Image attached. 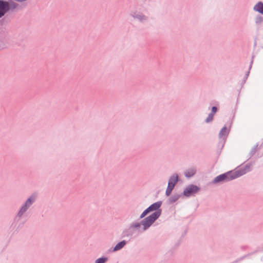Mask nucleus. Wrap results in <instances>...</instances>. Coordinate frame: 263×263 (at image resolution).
<instances>
[{"label": "nucleus", "mask_w": 263, "mask_h": 263, "mask_svg": "<svg viewBox=\"0 0 263 263\" xmlns=\"http://www.w3.org/2000/svg\"><path fill=\"white\" fill-rule=\"evenodd\" d=\"M177 199V198H176L175 199H174L173 201H175Z\"/></svg>", "instance_id": "obj_18"}, {"label": "nucleus", "mask_w": 263, "mask_h": 263, "mask_svg": "<svg viewBox=\"0 0 263 263\" xmlns=\"http://www.w3.org/2000/svg\"><path fill=\"white\" fill-rule=\"evenodd\" d=\"M254 10L263 14V3L261 2L258 3L254 7Z\"/></svg>", "instance_id": "obj_8"}, {"label": "nucleus", "mask_w": 263, "mask_h": 263, "mask_svg": "<svg viewBox=\"0 0 263 263\" xmlns=\"http://www.w3.org/2000/svg\"><path fill=\"white\" fill-rule=\"evenodd\" d=\"M161 202H157L152 204L141 214L140 218H142L145 217L150 212L157 210L161 206Z\"/></svg>", "instance_id": "obj_4"}, {"label": "nucleus", "mask_w": 263, "mask_h": 263, "mask_svg": "<svg viewBox=\"0 0 263 263\" xmlns=\"http://www.w3.org/2000/svg\"><path fill=\"white\" fill-rule=\"evenodd\" d=\"M106 260V258H100L96 260V263H105Z\"/></svg>", "instance_id": "obj_14"}, {"label": "nucleus", "mask_w": 263, "mask_h": 263, "mask_svg": "<svg viewBox=\"0 0 263 263\" xmlns=\"http://www.w3.org/2000/svg\"><path fill=\"white\" fill-rule=\"evenodd\" d=\"M228 134V130L226 127H223L219 133V137H224Z\"/></svg>", "instance_id": "obj_11"}, {"label": "nucleus", "mask_w": 263, "mask_h": 263, "mask_svg": "<svg viewBox=\"0 0 263 263\" xmlns=\"http://www.w3.org/2000/svg\"><path fill=\"white\" fill-rule=\"evenodd\" d=\"M126 244L125 241L123 240L119 243H118L114 248V251H118L122 249Z\"/></svg>", "instance_id": "obj_9"}, {"label": "nucleus", "mask_w": 263, "mask_h": 263, "mask_svg": "<svg viewBox=\"0 0 263 263\" xmlns=\"http://www.w3.org/2000/svg\"><path fill=\"white\" fill-rule=\"evenodd\" d=\"M178 180V177L177 175H173L169 179L168 184L175 186Z\"/></svg>", "instance_id": "obj_7"}, {"label": "nucleus", "mask_w": 263, "mask_h": 263, "mask_svg": "<svg viewBox=\"0 0 263 263\" xmlns=\"http://www.w3.org/2000/svg\"><path fill=\"white\" fill-rule=\"evenodd\" d=\"M133 226L134 227L138 228V227H140V223L135 224L133 225Z\"/></svg>", "instance_id": "obj_17"}, {"label": "nucleus", "mask_w": 263, "mask_h": 263, "mask_svg": "<svg viewBox=\"0 0 263 263\" xmlns=\"http://www.w3.org/2000/svg\"><path fill=\"white\" fill-rule=\"evenodd\" d=\"M9 7L8 3L0 1V17L4 15L8 10Z\"/></svg>", "instance_id": "obj_6"}, {"label": "nucleus", "mask_w": 263, "mask_h": 263, "mask_svg": "<svg viewBox=\"0 0 263 263\" xmlns=\"http://www.w3.org/2000/svg\"><path fill=\"white\" fill-rule=\"evenodd\" d=\"M161 214L160 211H157L153 213L149 216L144 219L141 224L144 227V229L146 230L148 228H149L153 223L160 216Z\"/></svg>", "instance_id": "obj_2"}, {"label": "nucleus", "mask_w": 263, "mask_h": 263, "mask_svg": "<svg viewBox=\"0 0 263 263\" xmlns=\"http://www.w3.org/2000/svg\"><path fill=\"white\" fill-rule=\"evenodd\" d=\"M174 186H173V185H170V184H168L167 187L166 189V192H165L166 195L167 196H168L170 195V194H171L172 190H173Z\"/></svg>", "instance_id": "obj_13"}, {"label": "nucleus", "mask_w": 263, "mask_h": 263, "mask_svg": "<svg viewBox=\"0 0 263 263\" xmlns=\"http://www.w3.org/2000/svg\"><path fill=\"white\" fill-rule=\"evenodd\" d=\"M195 172H196V171L195 169L191 168V169L187 170L185 172V175L187 177H191L195 174Z\"/></svg>", "instance_id": "obj_10"}, {"label": "nucleus", "mask_w": 263, "mask_h": 263, "mask_svg": "<svg viewBox=\"0 0 263 263\" xmlns=\"http://www.w3.org/2000/svg\"><path fill=\"white\" fill-rule=\"evenodd\" d=\"M217 111V108L215 106L213 107L212 108V113L211 114H213V115Z\"/></svg>", "instance_id": "obj_16"}, {"label": "nucleus", "mask_w": 263, "mask_h": 263, "mask_svg": "<svg viewBox=\"0 0 263 263\" xmlns=\"http://www.w3.org/2000/svg\"><path fill=\"white\" fill-rule=\"evenodd\" d=\"M242 175V173H240L239 171H236L233 173L229 172L226 174H223L217 176L213 180V183H216L223 181L230 180L237 178Z\"/></svg>", "instance_id": "obj_1"}, {"label": "nucleus", "mask_w": 263, "mask_h": 263, "mask_svg": "<svg viewBox=\"0 0 263 263\" xmlns=\"http://www.w3.org/2000/svg\"><path fill=\"white\" fill-rule=\"evenodd\" d=\"M174 186H173V185H170V184H168L167 187L166 189V192H165L166 195L167 196H168L170 195V194H171L172 190H173Z\"/></svg>", "instance_id": "obj_12"}, {"label": "nucleus", "mask_w": 263, "mask_h": 263, "mask_svg": "<svg viewBox=\"0 0 263 263\" xmlns=\"http://www.w3.org/2000/svg\"><path fill=\"white\" fill-rule=\"evenodd\" d=\"M199 191V188L194 185H190L188 186L183 191V194L186 197L190 196Z\"/></svg>", "instance_id": "obj_3"}, {"label": "nucleus", "mask_w": 263, "mask_h": 263, "mask_svg": "<svg viewBox=\"0 0 263 263\" xmlns=\"http://www.w3.org/2000/svg\"><path fill=\"white\" fill-rule=\"evenodd\" d=\"M213 116L214 115L213 114H210L206 120V122H209L213 120Z\"/></svg>", "instance_id": "obj_15"}, {"label": "nucleus", "mask_w": 263, "mask_h": 263, "mask_svg": "<svg viewBox=\"0 0 263 263\" xmlns=\"http://www.w3.org/2000/svg\"><path fill=\"white\" fill-rule=\"evenodd\" d=\"M35 199V196L34 195H32L27 200L25 205L22 208L18 213V215L20 216H21L27 210L28 207H29L32 204Z\"/></svg>", "instance_id": "obj_5"}]
</instances>
